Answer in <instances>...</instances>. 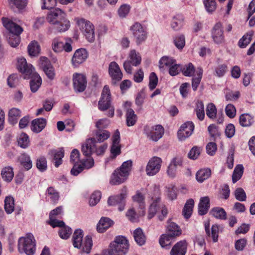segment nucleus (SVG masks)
<instances>
[{
  "instance_id": "f257e3e1",
  "label": "nucleus",
  "mask_w": 255,
  "mask_h": 255,
  "mask_svg": "<svg viewBox=\"0 0 255 255\" xmlns=\"http://www.w3.org/2000/svg\"><path fill=\"white\" fill-rule=\"evenodd\" d=\"M17 68L24 74V79L31 78L30 81V90L33 93L36 92L41 85L42 79L39 75L33 73L34 68L32 65L27 64L25 59L21 58L18 60Z\"/></svg>"
},
{
  "instance_id": "f03ea898",
  "label": "nucleus",
  "mask_w": 255,
  "mask_h": 255,
  "mask_svg": "<svg viewBox=\"0 0 255 255\" xmlns=\"http://www.w3.org/2000/svg\"><path fill=\"white\" fill-rule=\"evenodd\" d=\"M1 20L3 25L9 31L6 36L8 44L12 47H17L20 42V34L23 28L8 18L2 17Z\"/></svg>"
},
{
  "instance_id": "7ed1b4c3",
  "label": "nucleus",
  "mask_w": 255,
  "mask_h": 255,
  "mask_svg": "<svg viewBox=\"0 0 255 255\" xmlns=\"http://www.w3.org/2000/svg\"><path fill=\"white\" fill-rule=\"evenodd\" d=\"M132 162L131 160L125 161L119 168L112 174L110 183L111 184L119 185L124 182L128 178L131 169Z\"/></svg>"
},
{
  "instance_id": "20e7f679",
  "label": "nucleus",
  "mask_w": 255,
  "mask_h": 255,
  "mask_svg": "<svg viewBox=\"0 0 255 255\" xmlns=\"http://www.w3.org/2000/svg\"><path fill=\"white\" fill-rule=\"evenodd\" d=\"M129 249L128 240L124 236H118L115 237L108 248L109 255H125Z\"/></svg>"
},
{
  "instance_id": "39448f33",
  "label": "nucleus",
  "mask_w": 255,
  "mask_h": 255,
  "mask_svg": "<svg viewBox=\"0 0 255 255\" xmlns=\"http://www.w3.org/2000/svg\"><path fill=\"white\" fill-rule=\"evenodd\" d=\"M148 198L150 200V204L147 217L148 219H151L164 205L161 202L159 188L154 186L149 192Z\"/></svg>"
},
{
  "instance_id": "423d86ee",
  "label": "nucleus",
  "mask_w": 255,
  "mask_h": 255,
  "mask_svg": "<svg viewBox=\"0 0 255 255\" xmlns=\"http://www.w3.org/2000/svg\"><path fill=\"white\" fill-rule=\"evenodd\" d=\"M35 240L31 233L26 234L25 237L19 238L18 249L20 253H24L27 255H33L35 251Z\"/></svg>"
},
{
  "instance_id": "0eeeda50",
  "label": "nucleus",
  "mask_w": 255,
  "mask_h": 255,
  "mask_svg": "<svg viewBox=\"0 0 255 255\" xmlns=\"http://www.w3.org/2000/svg\"><path fill=\"white\" fill-rule=\"evenodd\" d=\"M74 20L88 41L90 42L94 41L95 31L93 24L83 18L76 17Z\"/></svg>"
},
{
  "instance_id": "6e6552de",
  "label": "nucleus",
  "mask_w": 255,
  "mask_h": 255,
  "mask_svg": "<svg viewBox=\"0 0 255 255\" xmlns=\"http://www.w3.org/2000/svg\"><path fill=\"white\" fill-rule=\"evenodd\" d=\"M143 131L148 138L152 141H157L163 136L164 129L159 125L153 127L146 126L144 127Z\"/></svg>"
},
{
  "instance_id": "1a4fd4ad",
  "label": "nucleus",
  "mask_w": 255,
  "mask_h": 255,
  "mask_svg": "<svg viewBox=\"0 0 255 255\" xmlns=\"http://www.w3.org/2000/svg\"><path fill=\"white\" fill-rule=\"evenodd\" d=\"M129 59L125 61L123 64L125 70L129 74L132 73L131 66H137L141 61V57L138 52L135 50H131L128 55Z\"/></svg>"
},
{
  "instance_id": "9d476101",
  "label": "nucleus",
  "mask_w": 255,
  "mask_h": 255,
  "mask_svg": "<svg viewBox=\"0 0 255 255\" xmlns=\"http://www.w3.org/2000/svg\"><path fill=\"white\" fill-rule=\"evenodd\" d=\"M111 105V95L109 87L106 85L103 89L101 98L98 102V108L101 111L107 110Z\"/></svg>"
},
{
  "instance_id": "9b49d317",
  "label": "nucleus",
  "mask_w": 255,
  "mask_h": 255,
  "mask_svg": "<svg viewBox=\"0 0 255 255\" xmlns=\"http://www.w3.org/2000/svg\"><path fill=\"white\" fill-rule=\"evenodd\" d=\"M162 160L161 158L153 156L151 158L147 163L145 171L147 175L153 176L160 170Z\"/></svg>"
},
{
  "instance_id": "f8f14e48",
  "label": "nucleus",
  "mask_w": 255,
  "mask_h": 255,
  "mask_svg": "<svg viewBox=\"0 0 255 255\" xmlns=\"http://www.w3.org/2000/svg\"><path fill=\"white\" fill-rule=\"evenodd\" d=\"M126 197L127 190L124 189L122 190L120 195L110 197L108 200V204L109 206L119 205V210L122 211L125 209Z\"/></svg>"
},
{
  "instance_id": "ddd939ff",
  "label": "nucleus",
  "mask_w": 255,
  "mask_h": 255,
  "mask_svg": "<svg viewBox=\"0 0 255 255\" xmlns=\"http://www.w3.org/2000/svg\"><path fill=\"white\" fill-rule=\"evenodd\" d=\"M73 83L75 91L82 92L87 86L86 77L83 74L74 73L73 75Z\"/></svg>"
},
{
  "instance_id": "4468645a",
  "label": "nucleus",
  "mask_w": 255,
  "mask_h": 255,
  "mask_svg": "<svg viewBox=\"0 0 255 255\" xmlns=\"http://www.w3.org/2000/svg\"><path fill=\"white\" fill-rule=\"evenodd\" d=\"M194 129V125L191 122H187L183 124L178 131V136L180 140H183L190 136Z\"/></svg>"
},
{
  "instance_id": "2eb2a0df",
  "label": "nucleus",
  "mask_w": 255,
  "mask_h": 255,
  "mask_svg": "<svg viewBox=\"0 0 255 255\" xmlns=\"http://www.w3.org/2000/svg\"><path fill=\"white\" fill-rule=\"evenodd\" d=\"M109 74L112 78L114 84L121 80L123 77V73L120 67L115 61L111 62L109 64Z\"/></svg>"
},
{
  "instance_id": "dca6fc26",
  "label": "nucleus",
  "mask_w": 255,
  "mask_h": 255,
  "mask_svg": "<svg viewBox=\"0 0 255 255\" xmlns=\"http://www.w3.org/2000/svg\"><path fill=\"white\" fill-rule=\"evenodd\" d=\"M132 34L136 38V43L139 44L146 38V33L141 24L136 22L131 27Z\"/></svg>"
},
{
  "instance_id": "f3484780",
  "label": "nucleus",
  "mask_w": 255,
  "mask_h": 255,
  "mask_svg": "<svg viewBox=\"0 0 255 255\" xmlns=\"http://www.w3.org/2000/svg\"><path fill=\"white\" fill-rule=\"evenodd\" d=\"M39 64L47 77L51 80L53 79L55 76L54 68L48 58L45 57H41Z\"/></svg>"
},
{
  "instance_id": "a211bd4d",
  "label": "nucleus",
  "mask_w": 255,
  "mask_h": 255,
  "mask_svg": "<svg viewBox=\"0 0 255 255\" xmlns=\"http://www.w3.org/2000/svg\"><path fill=\"white\" fill-rule=\"evenodd\" d=\"M88 53L85 49L80 48L77 49L74 53L72 58V65L76 67L83 63L87 58Z\"/></svg>"
},
{
  "instance_id": "6ab92c4d",
  "label": "nucleus",
  "mask_w": 255,
  "mask_h": 255,
  "mask_svg": "<svg viewBox=\"0 0 255 255\" xmlns=\"http://www.w3.org/2000/svg\"><path fill=\"white\" fill-rule=\"evenodd\" d=\"M48 154L51 156V161L56 167H58L62 163L64 156V150L63 148L52 149L49 151Z\"/></svg>"
},
{
  "instance_id": "aec40b11",
  "label": "nucleus",
  "mask_w": 255,
  "mask_h": 255,
  "mask_svg": "<svg viewBox=\"0 0 255 255\" xmlns=\"http://www.w3.org/2000/svg\"><path fill=\"white\" fill-rule=\"evenodd\" d=\"M66 17V14L60 9L55 8L47 14V19L52 24H54Z\"/></svg>"
},
{
  "instance_id": "412c9836",
  "label": "nucleus",
  "mask_w": 255,
  "mask_h": 255,
  "mask_svg": "<svg viewBox=\"0 0 255 255\" xmlns=\"http://www.w3.org/2000/svg\"><path fill=\"white\" fill-rule=\"evenodd\" d=\"M212 36L215 43L218 44H222L224 42L223 30L221 23H217L214 26Z\"/></svg>"
},
{
  "instance_id": "4be33fe9",
  "label": "nucleus",
  "mask_w": 255,
  "mask_h": 255,
  "mask_svg": "<svg viewBox=\"0 0 255 255\" xmlns=\"http://www.w3.org/2000/svg\"><path fill=\"white\" fill-rule=\"evenodd\" d=\"M113 144L111 148V153L116 157L121 153V146L120 145V134L117 129L113 136Z\"/></svg>"
},
{
  "instance_id": "5701e85b",
  "label": "nucleus",
  "mask_w": 255,
  "mask_h": 255,
  "mask_svg": "<svg viewBox=\"0 0 255 255\" xmlns=\"http://www.w3.org/2000/svg\"><path fill=\"white\" fill-rule=\"evenodd\" d=\"M187 244L186 241L177 243L170 251V255H185L187 252Z\"/></svg>"
},
{
  "instance_id": "b1692460",
  "label": "nucleus",
  "mask_w": 255,
  "mask_h": 255,
  "mask_svg": "<svg viewBox=\"0 0 255 255\" xmlns=\"http://www.w3.org/2000/svg\"><path fill=\"white\" fill-rule=\"evenodd\" d=\"M95 143L93 138L86 140L82 146V152L86 157L90 156L92 153L95 152Z\"/></svg>"
},
{
  "instance_id": "393cba45",
  "label": "nucleus",
  "mask_w": 255,
  "mask_h": 255,
  "mask_svg": "<svg viewBox=\"0 0 255 255\" xmlns=\"http://www.w3.org/2000/svg\"><path fill=\"white\" fill-rule=\"evenodd\" d=\"M133 201L137 203L140 210L139 211L140 216H144L145 214L144 197L139 191H137L136 194L132 197Z\"/></svg>"
},
{
  "instance_id": "a878e982",
  "label": "nucleus",
  "mask_w": 255,
  "mask_h": 255,
  "mask_svg": "<svg viewBox=\"0 0 255 255\" xmlns=\"http://www.w3.org/2000/svg\"><path fill=\"white\" fill-rule=\"evenodd\" d=\"M83 236V231L82 230L78 229L74 231L72 236V243L74 248H81Z\"/></svg>"
},
{
  "instance_id": "bb28decb",
  "label": "nucleus",
  "mask_w": 255,
  "mask_h": 255,
  "mask_svg": "<svg viewBox=\"0 0 255 255\" xmlns=\"http://www.w3.org/2000/svg\"><path fill=\"white\" fill-rule=\"evenodd\" d=\"M210 208V199L208 196L201 197L198 205V213L200 215H205Z\"/></svg>"
},
{
  "instance_id": "cd10ccee",
  "label": "nucleus",
  "mask_w": 255,
  "mask_h": 255,
  "mask_svg": "<svg viewBox=\"0 0 255 255\" xmlns=\"http://www.w3.org/2000/svg\"><path fill=\"white\" fill-rule=\"evenodd\" d=\"M113 224V221L108 217H102L97 226V230L99 233L105 232Z\"/></svg>"
},
{
  "instance_id": "c85d7f7f",
  "label": "nucleus",
  "mask_w": 255,
  "mask_h": 255,
  "mask_svg": "<svg viewBox=\"0 0 255 255\" xmlns=\"http://www.w3.org/2000/svg\"><path fill=\"white\" fill-rule=\"evenodd\" d=\"M46 120L44 118H37L31 122V130L35 132H40L45 127Z\"/></svg>"
},
{
  "instance_id": "c756f323",
  "label": "nucleus",
  "mask_w": 255,
  "mask_h": 255,
  "mask_svg": "<svg viewBox=\"0 0 255 255\" xmlns=\"http://www.w3.org/2000/svg\"><path fill=\"white\" fill-rule=\"evenodd\" d=\"M205 229L206 234L209 236H211L214 242L216 243L218 240L219 227L217 225H213L211 228V233L210 232V224L209 223H205Z\"/></svg>"
},
{
  "instance_id": "7c9ffc66",
  "label": "nucleus",
  "mask_w": 255,
  "mask_h": 255,
  "mask_svg": "<svg viewBox=\"0 0 255 255\" xmlns=\"http://www.w3.org/2000/svg\"><path fill=\"white\" fill-rule=\"evenodd\" d=\"M110 136V132L105 129H97L94 138V142H102L107 139Z\"/></svg>"
},
{
  "instance_id": "2f4dec72",
  "label": "nucleus",
  "mask_w": 255,
  "mask_h": 255,
  "mask_svg": "<svg viewBox=\"0 0 255 255\" xmlns=\"http://www.w3.org/2000/svg\"><path fill=\"white\" fill-rule=\"evenodd\" d=\"M70 22L66 17L53 24V28L58 32H63L67 30L70 27Z\"/></svg>"
},
{
  "instance_id": "473e14b6",
  "label": "nucleus",
  "mask_w": 255,
  "mask_h": 255,
  "mask_svg": "<svg viewBox=\"0 0 255 255\" xmlns=\"http://www.w3.org/2000/svg\"><path fill=\"white\" fill-rule=\"evenodd\" d=\"M133 237L139 246H141L145 243L146 237L141 228H137L134 231Z\"/></svg>"
},
{
  "instance_id": "72a5a7b5",
  "label": "nucleus",
  "mask_w": 255,
  "mask_h": 255,
  "mask_svg": "<svg viewBox=\"0 0 255 255\" xmlns=\"http://www.w3.org/2000/svg\"><path fill=\"white\" fill-rule=\"evenodd\" d=\"M21 116V111L19 109L13 108L8 112V121L11 125H14L17 122L18 118Z\"/></svg>"
},
{
  "instance_id": "f704fd0d",
  "label": "nucleus",
  "mask_w": 255,
  "mask_h": 255,
  "mask_svg": "<svg viewBox=\"0 0 255 255\" xmlns=\"http://www.w3.org/2000/svg\"><path fill=\"white\" fill-rule=\"evenodd\" d=\"M174 237H172L169 234L162 235L159 240V244L162 248L168 249L170 248L172 240Z\"/></svg>"
},
{
  "instance_id": "c9c22d12",
  "label": "nucleus",
  "mask_w": 255,
  "mask_h": 255,
  "mask_svg": "<svg viewBox=\"0 0 255 255\" xmlns=\"http://www.w3.org/2000/svg\"><path fill=\"white\" fill-rule=\"evenodd\" d=\"M194 205V201L192 199H190L186 201L182 211L183 215L185 218L188 219L190 217L192 213Z\"/></svg>"
},
{
  "instance_id": "e433bc0d",
  "label": "nucleus",
  "mask_w": 255,
  "mask_h": 255,
  "mask_svg": "<svg viewBox=\"0 0 255 255\" xmlns=\"http://www.w3.org/2000/svg\"><path fill=\"white\" fill-rule=\"evenodd\" d=\"M28 52L31 56H37L40 53V47L36 41H31L27 47Z\"/></svg>"
},
{
  "instance_id": "4c0bfd02",
  "label": "nucleus",
  "mask_w": 255,
  "mask_h": 255,
  "mask_svg": "<svg viewBox=\"0 0 255 255\" xmlns=\"http://www.w3.org/2000/svg\"><path fill=\"white\" fill-rule=\"evenodd\" d=\"M1 175L3 180L10 182L14 176L13 168L10 166L5 167L1 170Z\"/></svg>"
},
{
  "instance_id": "58836bf2",
  "label": "nucleus",
  "mask_w": 255,
  "mask_h": 255,
  "mask_svg": "<svg viewBox=\"0 0 255 255\" xmlns=\"http://www.w3.org/2000/svg\"><path fill=\"white\" fill-rule=\"evenodd\" d=\"M64 42L60 37L54 38L52 40L51 48L56 53H59L63 50Z\"/></svg>"
},
{
  "instance_id": "ea45409f",
  "label": "nucleus",
  "mask_w": 255,
  "mask_h": 255,
  "mask_svg": "<svg viewBox=\"0 0 255 255\" xmlns=\"http://www.w3.org/2000/svg\"><path fill=\"white\" fill-rule=\"evenodd\" d=\"M211 174V171L209 169H202L199 170L196 175L197 180L202 183L204 180L207 179Z\"/></svg>"
},
{
  "instance_id": "a19ab883",
  "label": "nucleus",
  "mask_w": 255,
  "mask_h": 255,
  "mask_svg": "<svg viewBox=\"0 0 255 255\" xmlns=\"http://www.w3.org/2000/svg\"><path fill=\"white\" fill-rule=\"evenodd\" d=\"M168 234L173 237L179 236L181 234L182 231L178 226L173 222L169 223L167 227Z\"/></svg>"
},
{
  "instance_id": "79ce46f5",
  "label": "nucleus",
  "mask_w": 255,
  "mask_h": 255,
  "mask_svg": "<svg viewBox=\"0 0 255 255\" xmlns=\"http://www.w3.org/2000/svg\"><path fill=\"white\" fill-rule=\"evenodd\" d=\"M137 120V116L134 114V111L132 109L127 110L126 121L128 126H133L135 125Z\"/></svg>"
},
{
  "instance_id": "37998d69",
  "label": "nucleus",
  "mask_w": 255,
  "mask_h": 255,
  "mask_svg": "<svg viewBox=\"0 0 255 255\" xmlns=\"http://www.w3.org/2000/svg\"><path fill=\"white\" fill-rule=\"evenodd\" d=\"M184 18L181 15H176L173 17L171 25L174 30H179L183 25Z\"/></svg>"
},
{
  "instance_id": "c03bdc74",
  "label": "nucleus",
  "mask_w": 255,
  "mask_h": 255,
  "mask_svg": "<svg viewBox=\"0 0 255 255\" xmlns=\"http://www.w3.org/2000/svg\"><path fill=\"white\" fill-rule=\"evenodd\" d=\"M211 214L216 218L221 220L227 219V213L225 210L221 207H215L211 211Z\"/></svg>"
},
{
  "instance_id": "a18cd8bd",
  "label": "nucleus",
  "mask_w": 255,
  "mask_h": 255,
  "mask_svg": "<svg viewBox=\"0 0 255 255\" xmlns=\"http://www.w3.org/2000/svg\"><path fill=\"white\" fill-rule=\"evenodd\" d=\"M93 246L92 237L90 236H86L82 241V251L86 253H89Z\"/></svg>"
},
{
  "instance_id": "49530a36",
  "label": "nucleus",
  "mask_w": 255,
  "mask_h": 255,
  "mask_svg": "<svg viewBox=\"0 0 255 255\" xmlns=\"http://www.w3.org/2000/svg\"><path fill=\"white\" fill-rule=\"evenodd\" d=\"M240 124L242 127H249L254 122L253 118L248 114H244L240 117Z\"/></svg>"
},
{
  "instance_id": "de8ad7c7",
  "label": "nucleus",
  "mask_w": 255,
  "mask_h": 255,
  "mask_svg": "<svg viewBox=\"0 0 255 255\" xmlns=\"http://www.w3.org/2000/svg\"><path fill=\"white\" fill-rule=\"evenodd\" d=\"M20 162L21 165L28 170L32 167V161L29 155L26 154H22L19 158Z\"/></svg>"
},
{
  "instance_id": "09e8293b",
  "label": "nucleus",
  "mask_w": 255,
  "mask_h": 255,
  "mask_svg": "<svg viewBox=\"0 0 255 255\" xmlns=\"http://www.w3.org/2000/svg\"><path fill=\"white\" fill-rule=\"evenodd\" d=\"M14 199L11 196L6 197L4 200V209L7 214H11L14 210Z\"/></svg>"
},
{
  "instance_id": "8fccbe9b",
  "label": "nucleus",
  "mask_w": 255,
  "mask_h": 255,
  "mask_svg": "<svg viewBox=\"0 0 255 255\" xmlns=\"http://www.w3.org/2000/svg\"><path fill=\"white\" fill-rule=\"evenodd\" d=\"M243 172L244 167L242 165L239 164L235 167L232 175V181L234 183L241 179Z\"/></svg>"
},
{
  "instance_id": "3c124183",
  "label": "nucleus",
  "mask_w": 255,
  "mask_h": 255,
  "mask_svg": "<svg viewBox=\"0 0 255 255\" xmlns=\"http://www.w3.org/2000/svg\"><path fill=\"white\" fill-rule=\"evenodd\" d=\"M175 62V60L172 58L164 56L159 60V67L160 69L163 68L165 66L170 67Z\"/></svg>"
},
{
  "instance_id": "603ef678",
  "label": "nucleus",
  "mask_w": 255,
  "mask_h": 255,
  "mask_svg": "<svg viewBox=\"0 0 255 255\" xmlns=\"http://www.w3.org/2000/svg\"><path fill=\"white\" fill-rule=\"evenodd\" d=\"M46 194L53 203H56L59 200V193L52 187H50L47 189Z\"/></svg>"
},
{
  "instance_id": "864d4df0",
  "label": "nucleus",
  "mask_w": 255,
  "mask_h": 255,
  "mask_svg": "<svg viewBox=\"0 0 255 255\" xmlns=\"http://www.w3.org/2000/svg\"><path fill=\"white\" fill-rule=\"evenodd\" d=\"M27 0H8L11 8L16 7L18 9L24 8L27 4Z\"/></svg>"
},
{
  "instance_id": "5fc2aeb1",
  "label": "nucleus",
  "mask_w": 255,
  "mask_h": 255,
  "mask_svg": "<svg viewBox=\"0 0 255 255\" xmlns=\"http://www.w3.org/2000/svg\"><path fill=\"white\" fill-rule=\"evenodd\" d=\"M206 115L211 119H214L216 117L217 110L213 103H209L206 107Z\"/></svg>"
},
{
  "instance_id": "6e6d98bb",
  "label": "nucleus",
  "mask_w": 255,
  "mask_h": 255,
  "mask_svg": "<svg viewBox=\"0 0 255 255\" xmlns=\"http://www.w3.org/2000/svg\"><path fill=\"white\" fill-rule=\"evenodd\" d=\"M197 118L200 121L204 120L205 117L204 106L202 101H198L196 108Z\"/></svg>"
},
{
  "instance_id": "4d7b16f0",
  "label": "nucleus",
  "mask_w": 255,
  "mask_h": 255,
  "mask_svg": "<svg viewBox=\"0 0 255 255\" xmlns=\"http://www.w3.org/2000/svg\"><path fill=\"white\" fill-rule=\"evenodd\" d=\"M18 144L21 147L25 148L28 146L29 140L28 135L24 133L20 134L18 139Z\"/></svg>"
},
{
  "instance_id": "13d9d810",
  "label": "nucleus",
  "mask_w": 255,
  "mask_h": 255,
  "mask_svg": "<svg viewBox=\"0 0 255 255\" xmlns=\"http://www.w3.org/2000/svg\"><path fill=\"white\" fill-rule=\"evenodd\" d=\"M182 72L185 76H192L195 72V68L191 63L185 65L182 69Z\"/></svg>"
},
{
  "instance_id": "bf43d9fd",
  "label": "nucleus",
  "mask_w": 255,
  "mask_h": 255,
  "mask_svg": "<svg viewBox=\"0 0 255 255\" xmlns=\"http://www.w3.org/2000/svg\"><path fill=\"white\" fill-rule=\"evenodd\" d=\"M72 233V229L69 227L64 226L61 227L59 231V235L60 237L63 239H68Z\"/></svg>"
},
{
  "instance_id": "052dcab7",
  "label": "nucleus",
  "mask_w": 255,
  "mask_h": 255,
  "mask_svg": "<svg viewBox=\"0 0 255 255\" xmlns=\"http://www.w3.org/2000/svg\"><path fill=\"white\" fill-rule=\"evenodd\" d=\"M234 195L236 199L240 201L243 202L246 200V194L242 188H237L235 191Z\"/></svg>"
},
{
  "instance_id": "680f3d73",
  "label": "nucleus",
  "mask_w": 255,
  "mask_h": 255,
  "mask_svg": "<svg viewBox=\"0 0 255 255\" xmlns=\"http://www.w3.org/2000/svg\"><path fill=\"white\" fill-rule=\"evenodd\" d=\"M101 198V193L99 191L94 192L91 196L89 200L90 206L96 205L100 201Z\"/></svg>"
},
{
  "instance_id": "e2e57ef3",
  "label": "nucleus",
  "mask_w": 255,
  "mask_h": 255,
  "mask_svg": "<svg viewBox=\"0 0 255 255\" xmlns=\"http://www.w3.org/2000/svg\"><path fill=\"white\" fill-rule=\"evenodd\" d=\"M204 3L208 12H212L216 8L215 0H204Z\"/></svg>"
},
{
  "instance_id": "0e129e2a",
  "label": "nucleus",
  "mask_w": 255,
  "mask_h": 255,
  "mask_svg": "<svg viewBox=\"0 0 255 255\" xmlns=\"http://www.w3.org/2000/svg\"><path fill=\"white\" fill-rule=\"evenodd\" d=\"M36 167L40 171H44L47 169V161L46 158L42 156L37 160Z\"/></svg>"
},
{
  "instance_id": "69168bd1",
  "label": "nucleus",
  "mask_w": 255,
  "mask_h": 255,
  "mask_svg": "<svg viewBox=\"0 0 255 255\" xmlns=\"http://www.w3.org/2000/svg\"><path fill=\"white\" fill-rule=\"evenodd\" d=\"M158 83V78L154 72L150 73L149 76V88L150 90H153L156 87Z\"/></svg>"
},
{
  "instance_id": "338daca9",
  "label": "nucleus",
  "mask_w": 255,
  "mask_h": 255,
  "mask_svg": "<svg viewBox=\"0 0 255 255\" xmlns=\"http://www.w3.org/2000/svg\"><path fill=\"white\" fill-rule=\"evenodd\" d=\"M87 157V159H83L80 161L81 164L83 166L84 169H90L94 165V160L93 158H91L90 156Z\"/></svg>"
},
{
  "instance_id": "774afa93",
  "label": "nucleus",
  "mask_w": 255,
  "mask_h": 255,
  "mask_svg": "<svg viewBox=\"0 0 255 255\" xmlns=\"http://www.w3.org/2000/svg\"><path fill=\"white\" fill-rule=\"evenodd\" d=\"M174 41L175 46L179 49H182L185 46V39L183 35L176 37Z\"/></svg>"
}]
</instances>
